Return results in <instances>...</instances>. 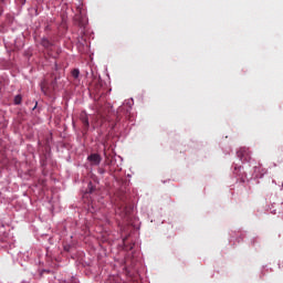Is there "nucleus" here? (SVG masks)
<instances>
[{"label":"nucleus","mask_w":283,"mask_h":283,"mask_svg":"<svg viewBox=\"0 0 283 283\" xmlns=\"http://www.w3.org/2000/svg\"><path fill=\"white\" fill-rule=\"evenodd\" d=\"M237 156L242 160V163H249L251 160V150H249L248 147H241L237 151Z\"/></svg>","instance_id":"nucleus-1"},{"label":"nucleus","mask_w":283,"mask_h":283,"mask_svg":"<svg viewBox=\"0 0 283 283\" xmlns=\"http://www.w3.org/2000/svg\"><path fill=\"white\" fill-rule=\"evenodd\" d=\"M87 160H88L91 167H98V165H101V163L103 161V157H101V155L94 153L87 157Z\"/></svg>","instance_id":"nucleus-2"},{"label":"nucleus","mask_w":283,"mask_h":283,"mask_svg":"<svg viewBox=\"0 0 283 283\" xmlns=\"http://www.w3.org/2000/svg\"><path fill=\"white\" fill-rule=\"evenodd\" d=\"M80 120L83 124L84 129L87 132V129H90V117L87 116V113L82 112L80 114Z\"/></svg>","instance_id":"nucleus-3"},{"label":"nucleus","mask_w":283,"mask_h":283,"mask_svg":"<svg viewBox=\"0 0 283 283\" xmlns=\"http://www.w3.org/2000/svg\"><path fill=\"white\" fill-rule=\"evenodd\" d=\"M41 90L43 92V94H45V96H50L52 94V90H50V87H48V83L43 82L41 84Z\"/></svg>","instance_id":"nucleus-4"},{"label":"nucleus","mask_w":283,"mask_h":283,"mask_svg":"<svg viewBox=\"0 0 283 283\" xmlns=\"http://www.w3.org/2000/svg\"><path fill=\"white\" fill-rule=\"evenodd\" d=\"M41 45L43 48H45V50H50V48H52V43L50 42V40L43 38L42 41H41Z\"/></svg>","instance_id":"nucleus-5"},{"label":"nucleus","mask_w":283,"mask_h":283,"mask_svg":"<svg viewBox=\"0 0 283 283\" xmlns=\"http://www.w3.org/2000/svg\"><path fill=\"white\" fill-rule=\"evenodd\" d=\"M94 191H96V187H94V185H92V182H90L88 187L86 189V193H94Z\"/></svg>","instance_id":"nucleus-6"},{"label":"nucleus","mask_w":283,"mask_h":283,"mask_svg":"<svg viewBox=\"0 0 283 283\" xmlns=\"http://www.w3.org/2000/svg\"><path fill=\"white\" fill-rule=\"evenodd\" d=\"M80 74H81V71H78V69H74V70L72 71V76H73V78H78Z\"/></svg>","instance_id":"nucleus-7"},{"label":"nucleus","mask_w":283,"mask_h":283,"mask_svg":"<svg viewBox=\"0 0 283 283\" xmlns=\"http://www.w3.org/2000/svg\"><path fill=\"white\" fill-rule=\"evenodd\" d=\"M21 101H22L21 95H17V96L14 97V105H21Z\"/></svg>","instance_id":"nucleus-8"},{"label":"nucleus","mask_w":283,"mask_h":283,"mask_svg":"<svg viewBox=\"0 0 283 283\" xmlns=\"http://www.w3.org/2000/svg\"><path fill=\"white\" fill-rule=\"evenodd\" d=\"M51 87L52 90H56V78L51 83Z\"/></svg>","instance_id":"nucleus-9"},{"label":"nucleus","mask_w":283,"mask_h":283,"mask_svg":"<svg viewBox=\"0 0 283 283\" xmlns=\"http://www.w3.org/2000/svg\"><path fill=\"white\" fill-rule=\"evenodd\" d=\"M98 174H105V170L99 168Z\"/></svg>","instance_id":"nucleus-10"},{"label":"nucleus","mask_w":283,"mask_h":283,"mask_svg":"<svg viewBox=\"0 0 283 283\" xmlns=\"http://www.w3.org/2000/svg\"><path fill=\"white\" fill-rule=\"evenodd\" d=\"M1 14H3V9H1V7H0V17H1Z\"/></svg>","instance_id":"nucleus-11"},{"label":"nucleus","mask_w":283,"mask_h":283,"mask_svg":"<svg viewBox=\"0 0 283 283\" xmlns=\"http://www.w3.org/2000/svg\"><path fill=\"white\" fill-rule=\"evenodd\" d=\"M120 207H123V208L125 209V206H124V205H122Z\"/></svg>","instance_id":"nucleus-12"},{"label":"nucleus","mask_w":283,"mask_h":283,"mask_svg":"<svg viewBox=\"0 0 283 283\" xmlns=\"http://www.w3.org/2000/svg\"><path fill=\"white\" fill-rule=\"evenodd\" d=\"M3 0H0V2H2Z\"/></svg>","instance_id":"nucleus-13"}]
</instances>
